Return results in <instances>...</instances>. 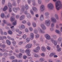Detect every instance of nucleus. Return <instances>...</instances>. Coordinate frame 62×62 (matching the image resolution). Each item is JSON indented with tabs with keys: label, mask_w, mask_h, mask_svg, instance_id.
<instances>
[{
	"label": "nucleus",
	"mask_w": 62,
	"mask_h": 62,
	"mask_svg": "<svg viewBox=\"0 0 62 62\" xmlns=\"http://www.w3.org/2000/svg\"><path fill=\"white\" fill-rule=\"evenodd\" d=\"M54 2H56L55 3V5L56 8L57 10H59L62 8V4L61 1L60 0H53Z\"/></svg>",
	"instance_id": "nucleus-1"
},
{
	"label": "nucleus",
	"mask_w": 62,
	"mask_h": 62,
	"mask_svg": "<svg viewBox=\"0 0 62 62\" xmlns=\"http://www.w3.org/2000/svg\"><path fill=\"white\" fill-rule=\"evenodd\" d=\"M52 38H51V40L53 44H54V45H57V41L54 40V39H55L57 38V36L56 35H53L52 36Z\"/></svg>",
	"instance_id": "nucleus-2"
},
{
	"label": "nucleus",
	"mask_w": 62,
	"mask_h": 62,
	"mask_svg": "<svg viewBox=\"0 0 62 62\" xmlns=\"http://www.w3.org/2000/svg\"><path fill=\"white\" fill-rule=\"evenodd\" d=\"M47 7V8L50 10H53L54 8V5L52 3H48Z\"/></svg>",
	"instance_id": "nucleus-3"
},
{
	"label": "nucleus",
	"mask_w": 62,
	"mask_h": 62,
	"mask_svg": "<svg viewBox=\"0 0 62 62\" xmlns=\"http://www.w3.org/2000/svg\"><path fill=\"white\" fill-rule=\"evenodd\" d=\"M40 49V47L39 46L37 47L35 49L33 50V51L34 53H38Z\"/></svg>",
	"instance_id": "nucleus-4"
},
{
	"label": "nucleus",
	"mask_w": 62,
	"mask_h": 62,
	"mask_svg": "<svg viewBox=\"0 0 62 62\" xmlns=\"http://www.w3.org/2000/svg\"><path fill=\"white\" fill-rule=\"evenodd\" d=\"M45 23L47 26H49L51 24V20H46L45 22Z\"/></svg>",
	"instance_id": "nucleus-5"
},
{
	"label": "nucleus",
	"mask_w": 62,
	"mask_h": 62,
	"mask_svg": "<svg viewBox=\"0 0 62 62\" xmlns=\"http://www.w3.org/2000/svg\"><path fill=\"white\" fill-rule=\"evenodd\" d=\"M32 46V44H27L25 46L26 49H30Z\"/></svg>",
	"instance_id": "nucleus-6"
},
{
	"label": "nucleus",
	"mask_w": 62,
	"mask_h": 62,
	"mask_svg": "<svg viewBox=\"0 0 62 62\" xmlns=\"http://www.w3.org/2000/svg\"><path fill=\"white\" fill-rule=\"evenodd\" d=\"M35 0H31V1L33 2L32 5L33 6H35L36 5V3L35 2ZM28 4H30L31 3V0H28Z\"/></svg>",
	"instance_id": "nucleus-7"
},
{
	"label": "nucleus",
	"mask_w": 62,
	"mask_h": 62,
	"mask_svg": "<svg viewBox=\"0 0 62 62\" xmlns=\"http://www.w3.org/2000/svg\"><path fill=\"white\" fill-rule=\"evenodd\" d=\"M37 30L38 31H39V33H40L41 34H44L45 33V31L43 30H42L40 28H38Z\"/></svg>",
	"instance_id": "nucleus-8"
},
{
	"label": "nucleus",
	"mask_w": 62,
	"mask_h": 62,
	"mask_svg": "<svg viewBox=\"0 0 62 62\" xmlns=\"http://www.w3.org/2000/svg\"><path fill=\"white\" fill-rule=\"evenodd\" d=\"M23 56V54L21 53H20L19 54H17L16 55V57L18 58H19V59H21L22 58V56Z\"/></svg>",
	"instance_id": "nucleus-9"
},
{
	"label": "nucleus",
	"mask_w": 62,
	"mask_h": 62,
	"mask_svg": "<svg viewBox=\"0 0 62 62\" xmlns=\"http://www.w3.org/2000/svg\"><path fill=\"white\" fill-rule=\"evenodd\" d=\"M50 20L52 22L54 23H56V19L54 17H52L50 19Z\"/></svg>",
	"instance_id": "nucleus-10"
},
{
	"label": "nucleus",
	"mask_w": 62,
	"mask_h": 62,
	"mask_svg": "<svg viewBox=\"0 0 62 62\" xmlns=\"http://www.w3.org/2000/svg\"><path fill=\"white\" fill-rule=\"evenodd\" d=\"M34 38V33L31 32L30 33V39H33Z\"/></svg>",
	"instance_id": "nucleus-11"
},
{
	"label": "nucleus",
	"mask_w": 62,
	"mask_h": 62,
	"mask_svg": "<svg viewBox=\"0 0 62 62\" xmlns=\"http://www.w3.org/2000/svg\"><path fill=\"white\" fill-rule=\"evenodd\" d=\"M24 13L25 14H27V17L29 19H30V18H31V15H30V14H28L27 13V12H24Z\"/></svg>",
	"instance_id": "nucleus-12"
},
{
	"label": "nucleus",
	"mask_w": 62,
	"mask_h": 62,
	"mask_svg": "<svg viewBox=\"0 0 62 62\" xmlns=\"http://www.w3.org/2000/svg\"><path fill=\"white\" fill-rule=\"evenodd\" d=\"M45 15L46 16V18H49L50 17L48 16L49 15H50V13H49V12H46L45 13Z\"/></svg>",
	"instance_id": "nucleus-13"
},
{
	"label": "nucleus",
	"mask_w": 62,
	"mask_h": 62,
	"mask_svg": "<svg viewBox=\"0 0 62 62\" xmlns=\"http://www.w3.org/2000/svg\"><path fill=\"white\" fill-rule=\"evenodd\" d=\"M45 37L47 39L50 40L51 39V37L48 34H46L45 35Z\"/></svg>",
	"instance_id": "nucleus-14"
},
{
	"label": "nucleus",
	"mask_w": 62,
	"mask_h": 62,
	"mask_svg": "<svg viewBox=\"0 0 62 62\" xmlns=\"http://www.w3.org/2000/svg\"><path fill=\"white\" fill-rule=\"evenodd\" d=\"M44 5H41L40 10L41 11H43L44 9H45V8H44Z\"/></svg>",
	"instance_id": "nucleus-15"
},
{
	"label": "nucleus",
	"mask_w": 62,
	"mask_h": 62,
	"mask_svg": "<svg viewBox=\"0 0 62 62\" xmlns=\"http://www.w3.org/2000/svg\"><path fill=\"white\" fill-rule=\"evenodd\" d=\"M12 62H23V60H18L17 59H15L12 61Z\"/></svg>",
	"instance_id": "nucleus-16"
},
{
	"label": "nucleus",
	"mask_w": 62,
	"mask_h": 62,
	"mask_svg": "<svg viewBox=\"0 0 62 62\" xmlns=\"http://www.w3.org/2000/svg\"><path fill=\"white\" fill-rule=\"evenodd\" d=\"M19 28L20 30H22L23 29H25V26L23 25H21L20 26H19Z\"/></svg>",
	"instance_id": "nucleus-17"
},
{
	"label": "nucleus",
	"mask_w": 62,
	"mask_h": 62,
	"mask_svg": "<svg viewBox=\"0 0 62 62\" xmlns=\"http://www.w3.org/2000/svg\"><path fill=\"white\" fill-rule=\"evenodd\" d=\"M20 10V8H14L13 9V11L15 12H17V10Z\"/></svg>",
	"instance_id": "nucleus-18"
},
{
	"label": "nucleus",
	"mask_w": 62,
	"mask_h": 62,
	"mask_svg": "<svg viewBox=\"0 0 62 62\" xmlns=\"http://www.w3.org/2000/svg\"><path fill=\"white\" fill-rule=\"evenodd\" d=\"M33 56L34 57L38 58L40 57V56L39 54H37L36 53H34Z\"/></svg>",
	"instance_id": "nucleus-19"
},
{
	"label": "nucleus",
	"mask_w": 62,
	"mask_h": 62,
	"mask_svg": "<svg viewBox=\"0 0 62 62\" xmlns=\"http://www.w3.org/2000/svg\"><path fill=\"white\" fill-rule=\"evenodd\" d=\"M41 50L44 52H46V48L44 46H42L41 47Z\"/></svg>",
	"instance_id": "nucleus-20"
},
{
	"label": "nucleus",
	"mask_w": 62,
	"mask_h": 62,
	"mask_svg": "<svg viewBox=\"0 0 62 62\" xmlns=\"http://www.w3.org/2000/svg\"><path fill=\"white\" fill-rule=\"evenodd\" d=\"M25 18V16L24 15H23L21 16L19 18V20L20 21H22Z\"/></svg>",
	"instance_id": "nucleus-21"
},
{
	"label": "nucleus",
	"mask_w": 62,
	"mask_h": 62,
	"mask_svg": "<svg viewBox=\"0 0 62 62\" xmlns=\"http://www.w3.org/2000/svg\"><path fill=\"white\" fill-rule=\"evenodd\" d=\"M6 42L8 45H11V42H10V41L7 39L6 41Z\"/></svg>",
	"instance_id": "nucleus-22"
},
{
	"label": "nucleus",
	"mask_w": 62,
	"mask_h": 62,
	"mask_svg": "<svg viewBox=\"0 0 62 62\" xmlns=\"http://www.w3.org/2000/svg\"><path fill=\"white\" fill-rule=\"evenodd\" d=\"M44 19V16H43V15L41 14L40 17V20L41 21H43V19Z\"/></svg>",
	"instance_id": "nucleus-23"
},
{
	"label": "nucleus",
	"mask_w": 62,
	"mask_h": 62,
	"mask_svg": "<svg viewBox=\"0 0 62 62\" xmlns=\"http://www.w3.org/2000/svg\"><path fill=\"white\" fill-rule=\"evenodd\" d=\"M27 38V35L25 34H24L22 36V38L24 39H26V38Z\"/></svg>",
	"instance_id": "nucleus-24"
},
{
	"label": "nucleus",
	"mask_w": 62,
	"mask_h": 62,
	"mask_svg": "<svg viewBox=\"0 0 62 62\" xmlns=\"http://www.w3.org/2000/svg\"><path fill=\"white\" fill-rule=\"evenodd\" d=\"M55 31L56 33H57V34H59V35H61V32L57 30H56Z\"/></svg>",
	"instance_id": "nucleus-25"
},
{
	"label": "nucleus",
	"mask_w": 62,
	"mask_h": 62,
	"mask_svg": "<svg viewBox=\"0 0 62 62\" xmlns=\"http://www.w3.org/2000/svg\"><path fill=\"white\" fill-rule=\"evenodd\" d=\"M33 32L34 34H38V31L37 29H35L33 31Z\"/></svg>",
	"instance_id": "nucleus-26"
},
{
	"label": "nucleus",
	"mask_w": 62,
	"mask_h": 62,
	"mask_svg": "<svg viewBox=\"0 0 62 62\" xmlns=\"http://www.w3.org/2000/svg\"><path fill=\"white\" fill-rule=\"evenodd\" d=\"M3 56L6 58L8 55V54L6 52H5L3 54Z\"/></svg>",
	"instance_id": "nucleus-27"
},
{
	"label": "nucleus",
	"mask_w": 62,
	"mask_h": 62,
	"mask_svg": "<svg viewBox=\"0 0 62 62\" xmlns=\"http://www.w3.org/2000/svg\"><path fill=\"white\" fill-rule=\"evenodd\" d=\"M20 52L21 53H24V52H25L24 50L22 48H21L20 50Z\"/></svg>",
	"instance_id": "nucleus-28"
},
{
	"label": "nucleus",
	"mask_w": 62,
	"mask_h": 62,
	"mask_svg": "<svg viewBox=\"0 0 62 62\" xmlns=\"http://www.w3.org/2000/svg\"><path fill=\"white\" fill-rule=\"evenodd\" d=\"M7 38L11 40H13V41H14V39L13 38H11V37H10V36H7Z\"/></svg>",
	"instance_id": "nucleus-29"
},
{
	"label": "nucleus",
	"mask_w": 62,
	"mask_h": 62,
	"mask_svg": "<svg viewBox=\"0 0 62 62\" xmlns=\"http://www.w3.org/2000/svg\"><path fill=\"white\" fill-rule=\"evenodd\" d=\"M32 8L33 10H34V11H35L36 12H37V11H38V10L37 9V8H36L35 7H32Z\"/></svg>",
	"instance_id": "nucleus-30"
},
{
	"label": "nucleus",
	"mask_w": 62,
	"mask_h": 62,
	"mask_svg": "<svg viewBox=\"0 0 62 62\" xmlns=\"http://www.w3.org/2000/svg\"><path fill=\"white\" fill-rule=\"evenodd\" d=\"M39 61L41 62H43L44 61V59L43 58H41L39 59Z\"/></svg>",
	"instance_id": "nucleus-31"
},
{
	"label": "nucleus",
	"mask_w": 62,
	"mask_h": 62,
	"mask_svg": "<svg viewBox=\"0 0 62 62\" xmlns=\"http://www.w3.org/2000/svg\"><path fill=\"white\" fill-rule=\"evenodd\" d=\"M31 50L30 49H27L25 51V52L26 54L30 53Z\"/></svg>",
	"instance_id": "nucleus-32"
},
{
	"label": "nucleus",
	"mask_w": 62,
	"mask_h": 62,
	"mask_svg": "<svg viewBox=\"0 0 62 62\" xmlns=\"http://www.w3.org/2000/svg\"><path fill=\"white\" fill-rule=\"evenodd\" d=\"M14 19L15 18L14 17L12 16H11L10 19V21H11V22H13V21H14Z\"/></svg>",
	"instance_id": "nucleus-33"
},
{
	"label": "nucleus",
	"mask_w": 62,
	"mask_h": 62,
	"mask_svg": "<svg viewBox=\"0 0 62 62\" xmlns=\"http://www.w3.org/2000/svg\"><path fill=\"white\" fill-rule=\"evenodd\" d=\"M62 38H61V37H59L57 41H59V42H61L62 41Z\"/></svg>",
	"instance_id": "nucleus-34"
},
{
	"label": "nucleus",
	"mask_w": 62,
	"mask_h": 62,
	"mask_svg": "<svg viewBox=\"0 0 62 62\" xmlns=\"http://www.w3.org/2000/svg\"><path fill=\"white\" fill-rule=\"evenodd\" d=\"M29 30L31 32H32L33 30V28L31 27H30L29 28Z\"/></svg>",
	"instance_id": "nucleus-35"
},
{
	"label": "nucleus",
	"mask_w": 62,
	"mask_h": 62,
	"mask_svg": "<svg viewBox=\"0 0 62 62\" xmlns=\"http://www.w3.org/2000/svg\"><path fill=\"white\" fill-rule=\"evenodd\" d=\"M9 58L11 60H13L15 59V57L13 56H12L10 57Z\"/></svg>",
	"instance_id": "nucleus-36"
},
{
	"label": "nucleus",
	"mask_w": 62,
	"mask_h": 62,
	"mask_svg": "<svg viewBox=\"0 0 62 62\" xmlns=\"http://www.w3.org/2000/svg\"><path fill=\"white\" fill-rule=\"evenodd\" d=\"M32 25L34 27H36V26H37V25L36 24V23H35V22H33L32 23Z\"/></svg>",
	"instance_id": "nucleus-37"
},
{
	"label": "nucleus",
	"mask_w": 62,
	"mask_h": 62,
	"mask_svg": "<svg viewBox=\"0 0 62 62\" xmlns=\"http://www.w3.org/2000/svg\"><path fill=\"white\" fill-rule=\"evenodd\" d=\"M25 40L26 42L28 43V42H29L30 41V38H27Z\"/></svg>",
	"instance_id": "nucleus-38"
},
{
	"label": "nucleus",
	"mask_w": 62,
	"mask_h": 62,
	"mask_svg": "<svg viewBox=\"0 0 62 62\" xmlns=\"http://www.w3.org/2000/svg\"><path fill=\"white\" fill-rule=\"evenodd\" d=\"M23 41H21L18 42V44L19 45L21 46V45L23 44Z\"/></svg>",
	"instance_id": "nucleus-39"
},
{
	"label": "nucleus",
	"mask_w": 62,
	"mask_h": 62,
	"mask_svg": "<svg viewBox=\"0 0 62 62\" xmlns=\"http://www.w3.org/2000/svg\"><path fill=\"white\" fill-rule=\"evenodd\" d=\"M7 9H8V7L7 6H5L3 8V10L4 11H5L7 10Z\"/></svg>",
	"instance_id": "nucleus-40"
},
{
	"label": "nucleus",
	"mask_w": 62,
	"mask_h": 62,
	"mask_svg": "<svg viewBox=\"0 0 62 62\" xmlns=\"http://www.w3.org/2000/svg\"><path fill=\"white\" fill-rule=\"evenodd\" d=\"M24 7H23L22 8V9L21 10V12H23V13H24Z\"/></svg>",
	"instance_id": "nucleus-41"
},
{
	"label": "nucleus",
	"mask_w": 62,
	"mask_h": 62,
	"mask_svg": "<svg viewBox=\"0 0 62 62\" xmlns=\"http://www.w3.org/2000/svg\"><path fill=\"white\" fill-rule=\"evenodd\" d=\"M0 16L1 18H4L5 17V14H4L3 13H2L1 14Z\"/></svg>",
	"instance_id": "nucleus-42"
},
{
	"label": "nucleus",
	"mask_w": 62,
	"mask_h": 62,
	"mask_svg": "<svg viewBox=\"0 0 62 62\" xmlns=\"http://www.w3.org/2000/svg\"><path fill=\"white\" fill-rule=\"evenodd\" d=\"M8 6L9 8H12V5L10 4V3L9 2L8 3Z\"/></svg>",
	"instance_id": "nucleus-43"
},
{
	"label": "nucleus",
	"mask_w": 62,
	"mask_h": 62,
	"mask_svg": "<svg viewBox=\"0 0 62 62\" xmlns=\"http://www.w3.org/2000/svg\"><path fill=\"white\" fill-rule=\"evenodd\" d=\"M39 34H36L35 36L36 39H38L39 38Z\"/></svg>",
	"instance_id": "nucleus-44"
},
{
	"label": "nucleus",
	"mask_w": 62,
	"mask_h": 62,
	"mask_svg": "<svg viewBox=\"0 0 62 62\" xmlns=\"http://www.w3.org/2000/svg\"><path fill=\"white\" fill-rule=\"evenodd\" d=\"M25 31L26 33H28L29 32V30L27 28H26L25 29Z\"/></svg>",
	"instance_id": "nucleus-45"
},
{
	"label": "nucleus",
	"mask_w": 62,
	"mask_h": 62,
	"mask_svg": "<svg viewBox=\"0 0 62 62\" xmlns=\"http://www.w3.org/2000/svg\"><path fill=\"white\" fill-rule=\"evenodd\" d=\"M54 16L57 20L59 19V18H58V15H54Z\"/></svg>",
	"instance_id": "nucleus-46"
},
{
	"label": "nucleus",
	"mask_w": 62,
	"mask_h": 62,
	"mask_svg": "<svg viewBox=\"0 0 62 62\" xmlns=\"http://www.w3.org/2000/svg\"><path fill=\"white\" fill-rule=\"evenodd\" d=\"M41 56L42 57H44L45 56V54L44 53H41L40 54Z\"/></svg>",
	"instance_id": "nucleus-47"
},
{
	"label": "nucleus",
	"mask_w": 62,
	"mask_h": 62,
	"mask_svg": "<svg viewBox=\"0 0 62 62\" xmlns=\"http://www.w3.org/2000/svg\"><path fill=\"white\" fill-rule=\"evenodd\" d=\"M54 54H55L54 53H51L50 54L49 56L50 57H53V55H54Z\"/></svg>",
	"instance_id": "nucleus-48"
},
{
	"label": "nucleus",
	"mask_w": 62,
	"mask_h": 62,
	"mask_svg": "<svg viewBox=\"0 0 62 62\" xmlns=\"http://www.w3.org/2000/svg\"><path fill=\"white\" fill-rule=\"evenodd\" d=\"M8 33L10 35H12V32L10 31H8Z\"/></svg>",
	"instance_id": "nucleus-49"
},
{
	"label": "nucleus",
	"mask_w": 62,
	"mask_h": 62,
	"mask_svg": "<svg viewBox=\"0 0 62 62\" xmlns=\"http://www.w3.org/2000/svg\"><path fill=\"white\" fill-rule=\"evenodd\" d=\"M27 56L24 55L23 56V58L24 59H26L27 58Z\"/></svg>",
	"instance_id": "nucleus-50"
},
{
	"label": "nucleus",
	"mask_w": 62,
	"mask_h": 62,
	"mask_svg": "<svg viewBox=\"0 0 62 62\" xmlns=\"http://www.w3.org/2000/svg\"><path fill=\"white\" fill-rule=\"evenodd\" d=\"M12 43L13 46H15L16 45V42L15 41H13L12 42Z\"/></svg>",
	"instance_id": "nucleus-51"
},
{
	"label": "nucleus",
	"mask_w": 62,
	"mask_h": 62,
	"mask_svg": "<svg viewBox=\"0 0 62 62\" xmlns=\"http://www.w3.org/2000/svg\"><path fill=\"white\" fill-rule=\"evenodd\" d=\"M51 26L52 27H53L54 26V23H52L51 24Z\"/></svg>",
	"instance_id": "nucleus-52"
},
{
	"label": "nucleus",
	"mask_w": 62,
	"mask_h": 62,
	"mask_svg": "<svg viewBox=\"0 0 62 62\" xmlns=\"http://www.w3.org/2000/svg\"><path fill=\"white\" fill-rule=\"evenodd\" d=\"M38 2L39 4L40 5L41 3V0H38Z\"/></svg>",
	"instance_id": "nucleus-53"
},
{
	"label": "nucleus",
	"mask_w": 62,
	"mask_h": 62,
	"mask_svg": "<svg viewBox=\"0 0 62 62\" xmlns=\"http://www.w3.org/2000/svg\"><path fill=\"white\" fill-rule=\"evenodd\" d=\"M25 8L26 9H28L29 8V7L28 6V5L26 4L25 5Z\"/></svg>",
	"instance_id": "nucleus-54"
},
{
	"label": "nucleus",
	"mask_w": 62,
	"mask_h": 62,
	"mask_svg": "<svg viewBox=\"0 0 62 62\" xmlns=\"http://www.w3.org/2000/svg\"><path fill=\"white\" fill-rule=\"evenodd\" d=\"M0 33L1 35H3V31L2 29H0Z\"/></svg>",
	"instance_id": "nucleus-55"
},
{
	"label": "nucleus",
	"mask_w": 62,
	"mask_h": 62,
	"mask_svg": "<svg viewBox=\"0 0 62 62\" xmlns=\"http://www.w3.org/2000/svg\"><path fill=\"white\" fill-rule=\"evenodd\" d=\"M27 24L28 25V26H30V25H31V23L29 22H28L27 23Z\"/></svg>",
	"instance_id": "nucleus-56"
},
{
	"label": "nucleus",
	"mask_w": 62,
	"mask_h": 62,
	"mask_svg": "<svg viewBox=\"0 0 62 62\" xmlns=\"http://www.w3.org/2000/svg\"><path fill=\"white\" fill-rule=\"evenodd\" d=\"M30 12L31 13V14L32 15H34V12L33 11H32V10H31L30 11Z\"/></svg>",
	"instance_id": "nucleus-57"
},
{
	"label": "nucleus",
	"mask_w": 62,
	"mask_h": 62,
	"mask_svg": "<svg viewBox=\"0 0 62 62\" xmlns=\"http://www.w3.org/2000/svg\"><path fill=\"white\" fill-rule=\"evenodd\" d=\"M46 49L48 50H50L51 49V47L49 46H47L46 47Z\"/></svg>",
	"instance_id": "nucleus-58"
},
{
	"label": "nucleus",
	"mask_w": 62,
	"mask_h": 62,
	"mask_svg": "<svg viewBox=\"0 0 62 62\" xmlns=\"http://www.w3.org/2000/svg\"><path fill=\"white\" fill-rule=\"evenodd\" d=\"M3 37L2 36H0V40H3Z\"/></svg>",
	"instance_id": "nucleus-59"
},
{
	"label": "nucleus",
	"mask_w": 62,
	"mask_h": 62,
	"mask_svg": "<svg viewBox=\"0 0 62 62\" xmlns=\"http://www.w3.org/2000/svg\"><path fill=\"white\" fill-rule=\"evenodd\" d=\"M2 62H5L6 61L5 60H6V59L5 58L3 57L2 58Z\"/></svg>",
	"instance_id": "nucleus-60"
},
{
	"label": "nucleus",
	"mask_w": 62,
	"mask_h": 62,
	"mask_svg": "<svg viewBox=\"0 0 62 62\" xmlns=\"http://www.w3.org/2000/svg\"><path fill=\"white\" fill-rule=\"evenodd\" d=\"M22 23L25 24V23H26V21L25 20L23 21L22 22Z\"/></svg>",
	"instance_id": "nucleus-61"
},
{
	"label": "nucleus",
	"mask_w": 62,
	"mask_h": 62,
	"mask_svg": "<svg viewBox=\"0 0 62 62\" xmlns=\"http://www.w3.org/2000/svg\"><path fill=\"white\" fill-rule=\"evenodd\" d=\"M61 50V49L60 48H59L57 49V51L58 52H60Z\"/></svg>",
	"instance_id": "nucleus-62"
},
{
	"label": "nucleus",
	"mask_w": 62,
	"mask_h": 62,
	"mask_svg": "<svg viewBox=\"0 0 62 62\" xmlns=\"http://www.w3.org/2000/svg\"><path fill=\"white\" fill-rule=\"evenodd\" d=\"M26 54L28 56H31V54L30 53H27Z\"/></svg>",
	"instance_id": "nucleus-63"
},
{
	"label": "nucleus",
	"mask_w": 62,
	"mask_h": 62,
	"mask_svg": "<svg viewBox=\"0 0 62 62\" xmlns=\"http://www.w3.org/2000/svg\"><path fill=\"white\" fill-rule=\"evenodd\" d=\"M3 22L4 23L6 24L7 23V21L5 20H3Z\"/></svg>",
	"instance_id": "nucleus-64"
}]
</instances>
